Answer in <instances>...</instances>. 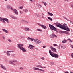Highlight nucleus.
<instances>
[{
  "instance_id": "obj_12",
  "label": "nucleus",
  "mask_w": 73,
  "mask_h": 73,
  "mask_svg": "<svg viewBox=\"0 0 73 73\" xmlns=\"http://www.w3.org/2000/svg\"><path fill=\"white\" fill-rule=\"evenodd\" d=\"M50 37L51 38H53L54 37L56 38L57 37V36L55 35V34H53L50 35Z\"/></svg>"
},
{
  "instance_id": "obj_25",
  "label": "nucleus",
  "mask_w": 73,
  "mask_h": 73,
  "mask_svg": "<svg viewBox=\"0 0 73 73\" xmlns=\"http://www.w3.org/2000/svg\"><path fill=\"white\" fill-rule=\"evenodd\" d=\"M64 33H65L67 35H69V32H68L66 31H64Z\"/></svg>"
},
{
  "instance_id": "obj_16",
  "label": "nucleus",
  "mask_w": 73,
  "mask_h": 73,
  "mask_svg": "<svg viewBox=\"0 0 73 73\" xmlns=\"http://www.w3.org/2000/svg\"><path fill=\"white\" fill-rule=\"evenodd\" d=\"M9 62L10 64H11L12 65H16V64L13 62L12 61H10Z\"/></svg>"
},
{
  "instance_id": "obj_22",
  "label": "nucleus",
  "mask_w": 73,
  "mask_h": 73,
  "mask_svg": "<svg viewBox=\"0 0 73 73\" xmlns=\"http://www.w3.org/2000/svg\"><path fill=\"white\" fill-rule=\"evenodd\" d=\"M42 27L44 29H46L47 28L46 27V26L43 25H42Z\"/></svg>"
},
{
  "instance_id": "obj_15",
  "label": "nucleus",
  "mask_w": 73,
  "mask_h": 73,
  "mask_svg": "<svg viewBox=\"0 0 73 73\" xmlns=\"http://www.w3.org/2000/svg\"><path fill=\"white\" fill-rule=\"evenodd\" d=\"M47 13L48 15H49V16H53V13H50L49 12H48Z\"/></svg>"
},
{
  "instance_id": "obj_2",
  "label": "nucleus",
  "mask_w": 73,
  "mask_h": 73,
  "mask_svg": "<svg viewBox=\"0 0 73 73\" xmlns=\"http://www.w3.org/2000/svg\"><path fill=\"white\" fill-rule=\"evenodd\" d=\"M23 45L22 44H17V46L18 48H19L21 50H22L23 52H26L27 51L24 47H23Z\"/></svg>"
},
{
  "instance_id": "obj_8",
  "label": "nucleus",
  "mask_w": 73,
  "mask_h": 73,
  "mask_svg": "<svg viewBox=\"0 0 73 73\" xmlns=\"http://www.w3.org/2000/svg\"><path fill=\"white\" fill-rule=\"evenodd\" d=\"M28 47L30 49H33V47L35 48V46L29 44V46H28Z\"/></svg>"
},
{
  "instance_id": "obj_63",
  "label": "nucleus",
  "mask_w": 73,
  "mask_h": 73,
  "mask_svg": "<svg viewBox=\"0 0 73 73\" xmlns=\"http://www.w3.org/2000/svg\"><path fill=\"white\" fill-rule=\"evenodd\" d=\"M70 73H73L72 71H70Z\"/></svg>"
},
{
  "instance_id": "obj_57",
  "label": "nucleus",
  "mask_w": 73,
  "mask_h": 73,
  "mask_svg": "<svg viewBox=\"0 0 73 73\" xmlns=\"http://www.w3.org/2000/svg\"><path fill=\"white\" fill-rule=\"evenodd\" d=\"M42 16H44V14L43 13H42Z\"/></svg>"
},
{
  "instance_id": "obj_52",
  "label": "nucleus",
  "mask_w": 73,
  "mask_h": 73,
  "mask_svg": "<svg viewBox=\"0 0 73 73\" xmlns=\"http://www.w3.org/2000/svg\"><path fill=\"white\" fill-rule=\"evenodd\" d=\"M64 1H65L68 2V1H69V0H64Z\"/></svg>"
},
{
  "instance_id": "obj_62",
  "label": "nucleus",
  "mask_w": 73,
  "mask_h": 73,
  "mask_svg": "<svg viewBox=\"0 0 73 73\" xmlns=\"http://www.w3.org/2000/svg\"><path fill=\"white\" fill-rule=\"evenodd\" d=\"M70 40V39H67V40Z\"/></svg>"
},
{
  "instance_id": "obj_34",
  "label": "nucleus",
  "mask_w": 73,
  "mask_h": 73,
  "mask_svg": "<svg viewBox=\"0 0 73 73\" xmlns=\"http://www.w3.org/2000/svg\"><path fill=\"white\" fill-rule=\"evenodd\" d=\"M60 33H64V31H60L59 32Z\"/></svg>"
},
{
  "instance_id": "obj_54",
  "label": "nucleus",
  "mask_w": 73,
  "mask_h": 73,
  "mask_svg": "<svg viewBox=\"0 0 73 73\" xmlns=\"http://www.w3.org/2000/svg\"><path fill=\"white\" fill-rule=\"evenodd\" d=\"M3 53H6L7 54V52L6 51H4Z\"/></svg>"
},
{
  "instance_id": "obj_35",
  "label": "nucleus",
  "mask_w": 73,
  "mask_h": 73,
  "mask_svg": "<svg viewBox=\"0 0 73 73\" xmlns=\"http://www.w3.org/2000/svg\"><path fill=\"white\" fill-rule=\"evenodd\" d=\"M8 41H9V42H12V41L10 40L9 39H8Z\"/></svg>"
},
{
  "instance_id": "obj_31",
  "label": "nucleus",
  "mask_w": 73,
  "mask_h": 73,
  "mask_svg": "<svg viewBox=\"0 0 73 73\" xmlns=\"http://www.w3.org/2000/svg\"><path fill=\"white\" fill-rule=\"evenodd\" d=\"M23 11L24 12H25L26 13H27V12H28V10L27 9H25L23 10Z\"/></svg>"
},
{
  "instance_id": "obj_46",
  "label": "nucleus",
  "mask_w": 73,
  "mask_h": 73,
  "mask_svg": "<svg viewBox=\"0 0 73 73\" xmlns=\"http://www.w3.org/2000/svg\"><path fill=\"white\" fill-rule=\"evenodd\" d=\"M21 38H24V37L23 36H21Z\"/></svg>"
},
{
  "instance_id": "obj_36",
  "label": "nucleus",
  "mask_w": 73,
  "mask_h": 73,
  "mask_svg": "<svg viewBox=\"0 0 73 73\" xmlns=\"http://www.w3.org/2000/svg\"><path fill=\"white\" fill-rule=\"evenodd\" d=\"M37 24L38 25H39V26H41V27H42V25H41L40 23H38Z\"/></svg>"
},
{
  "instance_id": "obj_10",
  "label": "nucleus",
  "mask_w": 73,
  "mask_h": 73,
  "mask_svg": "<svg viewBox=\"0 0 73 73\" xmlns=\"http://www.w3.org/2000/svg\"><path fill=\"white\" fill-rule=\"evenodd\" d=\"M50 48L52 49V52H57V51L56 50V48L53 47L52 46H51Z\"/></svg>"
},
{
  "instance_id": "obj_21",
  "label": "nucleus",
  "mask_w": 73,
  "mask_h": 73,
  "mask_svg": "<svg viewBox=\"0 0 73 73\" xmlns=\"http://www.w3.org/2000/svg\"><path fill=\"white\" fill-rule=\"evenodd\" d=\"M2 31H3L5 32V33H8V31L7 30L5 29H2Z\"/></svg>"
},
{
  "instance_id": "obj_64",
  "label": "nucleus",
  "mask_w": 73,
  "mask_h": 73,
  "mask_svg": "<svg viewBox=\"0 0 73 73\" xmlns=\"http://www.w3.org/2000/svg\"><path fill=\"white\" fill-rule=\"evenodd\" d=\"M65 25H67L66 24H65Z\"/></svg>"
},
{
  "instance_id": "obj_4",
  "label": "nucleus",
  "mask_w": 73,
  "mask_h": 73,
  "mask_svg": "<svg viewBox=\"0 0 73 73\" xmlns=\"http://www.w3.org/2000/svg\"><path fill=\"white\" fill-rule=\"evenodd\" d=\"M0 21H3L4 23H5V21H6L7 23H9V20L8 19H7V18H3L1 17H0Z\"/></svg>"
},
{
  "instance_id": "obj_58",
  "label": "nucleus",
  "mask_w": 73,
  "mask_h": 73,
  "mask_svg": "<svg viewBox=\"0 0 73 73\" xmlns=\"http://www.w3.org/2000/svg\"><path fill=\"white\" fill-rule=\"evenodd\" d=\"M71 7L72 8H73V5H71Z\"/></svg>"
},
{
  "instance_id": "obj_37",
  "label": "nucleus",
  "mask_w": 73,
  "mask_h": 73,
  "mask_svg": "<svg viewBox=\"0 0 73 73\" xmlns=\"http://www.w3.org/2000/svg\"><path fill=\"white\" fill-rule=\"evenodd\" d=\"M50 64H51V65H54V63L53 62H50Z\"/></svg>"
},
{
  "instance_id": "obj_1",
  "label": "nucleus",
  "mask_w": 73,
  "mask_h": 73,
  "mask_svg": "<svg viewBox=\"0 0 73 73\" xmlns=\"http://www.w3.org/2000/svg\"><path fill=\"white\" fill-rule=\"evenodd\" d=\"M56 25L58 27L61 28L62 29L67 31H70V29L69 28V27H68V26H65L64 25H62L60 23H58V24H56Z\"/></svg>"
},
{
  "instance_id": "obj_56",
  "label": "nucleus",
  "mask_w": 73,
  "mask_h": 73,
  "mask_svg": "<svg viewBox=\"0 0 73 73\" xmlns=\"http://www.w3.org/2000/svg\"><path fill=\"white\" fill-rule=\"evenodd\" d=\"M65 73H69V72L68 71H66V72H65Z\"/></svg>"
},
{
  "instance_id": "obj_43",
  "label": "nucleus",
  "mask_w": 73,
  "mask_h": 73,
  "mask_svg": "<svg viewBox=\"0 0 73 73\" xmlns=\"http://www.w3.org/2000/svg\"><path fill=\"white\" fill-rule=\"evenodd\" d=\"M41 60H44V57H42L41 58Z\"/></svg>"
},
{
  "instance_id": "obj_13",
  "label": "nucleus",
  "mask_w": 73,
  "mask_h": 73,
  "mask_svg": "<svg viewBox=\"0 0 73 73\" xmlns=\"http://www.w3.org/2000/svg\"><path fill=\"white\" fill-rule=\"evenodd\" d=\"M13 11H14V13L15 14V15H18V12H17L16 9H14Z\"/></svg>"
},
{
  "instance_id": "obj_5",
  "label": "nucleus",
  "mask_w": 73,
  "mask_h": 73,
  "mask_svg": "<svg viewBox=\"0 0 73 73\" xmlns=\"http://www.w3.org/2000/svg\"><path fill=\"white\" fill-rule=\"evenodd\" d=\"M48 25L50 29H51L52 30H53V31H56V28L54 27V26L50 24H49Z\"/></svg>"
},
{
  "instance_id": "obj_40",
  "label": "nucleus",
  "mask_w": 73,
  "mask_h": 73,
  "mask_svg": "<svg viewBox=\"0 0 73 73\" xmlns=\"http://www.w3.org/2000/svg\"><path fill=\"white\" fill-rule=\"evenodd\" d=\"M53 45L54 46H57V45L56 44H54Z\"/></svg>"
},
{
  "instance_id": "obj_42",
  "label": "nucleus",
  "mask_w": 73,
  "mask_h": 73,
  "mask_svg": "<svg viewBox=\"0 0 73 73\" xmlns=\"http://www.w3.org/2000/svg\"><path fill=\"white\" fill-rule=\"evenodd\" d=\"M25 23L26 24H28V22L27 21H25Z\"/></svg>"
},
{
  "instance_id": "obj_60",
  "label": "nucleus",
  "mask_w": 73,
  "mask_h": 73,
  "mask_svg": "<svg viewBox=\"0 0 73 73\" xmlns=\"http://www.w3.org/2000/svg\"><path fill=\"white\" fill-rule=\"evenodd\" d=\"M59 46H61V44H59Z\"/></svg>"
},
{
  "instance_id": "obj_55",
  "label": "nucleus",
  "mask_w": 73,
  "mask_h": 73,
  "mask_svg": "<svg viewBox=\"0 0 73 73\" xmlns=\"http://www.w3.org/2000/svg\"><path fill=\"white\" fill-rule=\"evenodd\" d=\"M54 31H56V32H57V33L58 32V31H57V29H56V30H54Z\"/></svg>"
},
{
  "instance_id": "obj_32",
  "label": "nucleus",
  "mask_w": 73,
  "mask_h": 73,
  "mask_svg": "<svg viewBox=\"0 0 73 73\" xmlns=\"http://www.w3.org/2000/svg\"><path fill=\"white\" fill-rule=\"evenodd\" d=\"M61 48H62L63 49H65V48H66V47L65 46H61Z\"/></svg>"
},
{
  "instance_id": "obj_26",
  "label": "nucleus",
  "mask_w": 73,
  "mask_h": 73,
  "mask_svg": "<svg viewBox=\"0 0 73 73\" xmlns=\"http://www.w3.org/2000/svg\"><path fill=\"white\" fill-rule=\"evenodd\" d=\"M12 62L13 63H14H14H16L17 62V61L14 60H13Z\"/></svg>"
},
{
  "instance_id": "obj_6",
  "label": "nucleus",
  "mask_w": 73,
  "mask_h": 73,
  "mask_svg": "<svg viewBox=\"0 0 73 73\" xmlns=\"http://www.w3.org/2000/svg\"><path fill=\"white\" fill-rule=\"evenodd\" d=\"M34 41L35 42L38 44H41V42L37 39H34Z\"/></svg>"
},
{
  "instance_id": "obj_48",
  "label": "nucleus",
  "mask_w": 73,
  "mask_h": 73,
  "mask_svg": "<svg viewBox=\"0 0 73 73\" xmlns=\"http://www.w3.org/2000/svg\"><path fill=\"white\" fill-rule=\"evenodd\" d=\"M20 69H21V70H22V69H23V67H20Z\"/></svg>"
},
{
  "instance_id": "obj_49",
  "label": "nucleus",
  "mask_w": 73,
  "mask_h": 73,
  "mask_svg": "<svg viewBox=\"0 0 73 73\" xmlns=\"http://www.w3.org/2000/svg\"><path fill=\"white\" fill-rule=\"evenodd\" d=\"M58 49H60V46L58 47Z\"/></svg>"
},
{
  "instance_id": "obj_45",
  "label": "nucleus",
  "mask_w": 73,
  "mask_h": 73,
  "mask_svg": "<svg viewBox=\"0 0 73 73\" xmlns=\"http://www.w3.org/2000/svg\"><path fill=\"white\" fill-rule=\"evenodd\" d=\"M69 42H72V41L71 40H70V41Z\"/></svg>"
},
{
  "instance_id": "obj_59",
  "label": "nucleus",
  "mask_w": 73,
  "mask_h": 73,
  "mask_svg": "<svg viewBox=\"0 0 73 73\" xmlns=\"http://www.w3.org/2000/svg\"><path fill=\"white\" fill-rule=\"evenodd\" d=\"M54 3H56V1L54 0Z\"/></svg>"
},
{
  "instance_id": "obj_3",
  "label": "nucleus",
  "mask_w": 73,
  "mask_h": 73,
  "mask_svg": "<svg viewBox=\"0 0 73 73\" xmlns=\"http://www.w3.org/2000/svg\"><path fill=\"white\" fill-rule=\"evenodd\" d=\"M49 53L50 55L53 57H55V58H58V55L54 53L53 52L52 53L51 50H49Z\"/></svg>"
},
{
  "instance_id": "obj_44",
  "label": "nucleus",
  "mask_w": 73,
  "mask_h": 73,
  "mask_svg": "<svg viewBox=\"0 0 73 73\" xmlns=\"http://www.w3.org/2000/svg\"><path fill=\"white\" fill-rule=\"evenodd\" d=\"M2 38H3V39H4V40H5V37H4V36H2Z\"/></svg>"
},
{
  "instance_id": "obj_11",
  "label": "nucleus",
  "mask_w": 73,
  "mask_h": 73,
  "mask_svg": "<svg viewBox=\"0 0 73 73\" xmlns=\"http://www.w3.org/2000/svg\"><path fill=\"white\" fill-rule=\"evenodd\" d=\"M1 67L3 69H4V70H7V68L5 66H4V65L1 64Z\"/></svg>"
},
{
  "instance_id": "obj_61",
  "label": "nucleus",
  "mask_w": 73,
  "mask_h": 73,
  "mask_svg": "<svg viewBox=\"0 0 73 73\" xmlns=\"http://www.w3.org/2000/svg\"><path fill=\"white\" fill-rule=\"evenodd\" d=\"M46 20H47V21H49V19H46Z\"/></svg>"
},
{
  "instance_id": "obj_9",
  "label": "nucleus",
  "mask_w": 73,
  "mask_h": 73,
  "mask_svg": "<svg viewBox=\"0 0 73 73\" xmlns=\"http://www.w3.org/2000/svg\"><path fill=\"white\" fill-rule=\"evenodd\" d=\"M14 52L13 51H7V56H10L9 53H13Z\"/></svg>"
},
{
  "instance_id": "obj_51",
  "label": "nucleus",
  "mask_w": 73,
  "mask_h": 73,
  "mask_svg": "<svg viewBox=\"0 0 73 73\" xmlns=\"http://www.w3.org/2000/svg\"><path fill=\"white\" fill-rule=\"evenodd\" d=\"M42 19H44V15H42Z\"/></svg>"
},
{
  "instance_id": "obj_30",
  "label": "nucleus",
  "mask_w": 73,
  "mask_h": 73,
  "mask_svg": "<svg viewBox=\"0 0 73 73\" xmlns=\"http://www.w3.org/2000/svg\"><path fill=\"white\" fill-rule=\"evenodd\" d=\"M48 19L49 20H50L51 21H53V19H52L50 17H48Z\"/></svg>"
},
{
  "instance_id": "obj_28",
  "label": "nucleus",
  "mask_w": 73,
  "mask_h": 73,
  "mask_svg": "<svg viewBox=\"0 0 73 73\" xmlns=\"http://www.w3.org/2000/svg\"><path fill=\"white\" fill-rule=\"evenodd\" d=\"M23 8H24V7L22 6H21L20 7H18L19 9H23Z\"/></svg>"
},
{
  "instance_id": "obj_47",
  "label": "nucleus",
  "mask_w": 73,
  "mask_h": 73,
  "mask_svg": "<svg viewBox=\"0 0 73 73\" xmlns=\"http://www.w3.org/2000/svg\"><path fill=\"white\" fill-rule=\"evenodd\" d=\"M10 9L11 10H12V11L13 10V8L12 7H10Z\"/></svg>"
},
{
  "instance_id": "obj_38",
  "label": "nucleus",
  "mask_w": 73,
  "mask_h": 73,
  "mask_svg": "<svg viewBox=\"0 0 73 73\" xmlns=\"http://www.w3.org/2000/svg\"><path fill=\"white\" fill-rule=\"evenodd\" d=\"M38 7L39 8H41V7H42V6L40 5H38Z\"/></svg>"
},
{
  "instance_id": "obj_23",
  "label": "nucleus",
  "mask_w": 73,
  "mask_h": 73,
  "mask_svg": "<svg viewBox=\"0 0 73 73\" xmlns=\"http://www.w3.org/2000/svg\"><path fill=\"white\" fill-rule=\"evenodd\" d=\"M11 8V6L9 5H8L7 6V8L8 9H9Z\"/></svg>"
},
{
  "instance_id": "obj_39",
  "label": "nucleus",
  "mask_w": 73,
  "mask_h": 73,
  "mask_svg": "<svg viewBox=\"0 0 73 73\" xmlns=\"http://www.w3.org/2000/svg\"><path fill=\"white\" fill-rule=\"evenodd\" d=\"M25 21L24 20H23V19H22L21 20V22H24V23H25Z\"/></svg>"
},
{
  "instance_id": "obj_33",
  "label": "nucleus",
  "mask_w": 73,
  "mask_h": 73,
  "mask_svg": "<svg viewBox=\"0 0 73 73\" xmlns=\"http://www.w3.org/2000/svg\"><path fill=\"white\" fill-rule=\"evenodd\" d=\"M43 3L44 5L45 6H46V5H47V3L45 2H43Z\"/></svg>"
},
{
  "instance_id": "obj_19",
  "label": "nucleus",
  "mask_w": 73,
  "mask_h": 73,
  "mask_svg": "<svg viewBox=\"0 0 73 73\" xmlns=\"http://www.w3.org/2000/svg\"><path fill=\"white\" fill-rule=\"evenodd\" d=\"M11 17L13 19H17V17L13 16H11Z\"/></svg>"
},
{
  "instance_id": "obj_24",
  "label": "nucleus",
  "mask_w": 73,
  "mask_h": 73,
  "mask_svg": "<svg viewBox=\"0 0 73 73\" xmlns=\"http://www.w3.org/2000/svg\"><path fill=\"white\" fill-rule=\"evenodd\" d=\"M25 31H29V28H25Z\"/></svg>"
},
{
  "instance_id": "obj_27",
  "label": "nucleus",
  "mask_w": 73,
  "mask_h": 73,
  "mask_svg": "<svg viewBox=\"0 0 73 73\" xmlns=\"http://www.w3.org/2000/svg\"><path fill=\"white\" fill-rule=\"evenodd\" d=\"M37 30L38 31H39V32H42V30L40 29H37Z\"/></svg>"
},
{
  "instance_id": "obj_53",
  "label": "nucleus",
  "mask_w": 73,
  "mask_h": 73,
  "mask_svg": "<svg viewBox=\"0 0 73 73\" xmlns=\"http://www.w3.org/2000/svg\"><path fill=\"white\" fill-rule=\"evenodd\" d=\"M20 13H21V14H22V13H23V12H22V11H19Z\"/></svg>"
},
{
  "instance_id": "obj_18",
  "label": "nucleus",
  "mask_w": 73,
  "mask_h": 73,
  "mask_svg": "<svg viewBox=\"0 0 73 73\" xmlns=\"http://www.w3.org/2000/svg\"><path fill=\"white\" fill-rule=\"evenodd\" d=\"M36 67L37 68H44L41 65H38L36 66Z\"/></svg>"
},
{
  "instance_id": "obj_17",
  "label": "nucleus",
  "mask_w": 73,
  "mask_h": 73,
  "mask_svg": "<svg viewBox=\"0 0 73 73\" xmlns=\"http://www.w3.org/2000/svg\"><path fill=\"white\" fill-rule=\"evenodd\" d=\"M63 18L64 19H65V20H67V21H70V22H71V23H72V21L70 20H68V18H66V17H63Z\"/></svg>"
},
{
  "instance_id": "obj_20",
  "label": "nucleus",
  "mask_w": 73,
  "mask_h": 73,
  "mask_svg": "<svg viewBox=\"0 0 73 73\" xmlns=\"http://www.w3.org/2000/svg\"><path fill=\"white\" fill-rule=\"evenodd\" d=\"M67 41V40H66L65 39H64L62 41V43L63 44H64V43H66Z\"/></svg>"
},
{
  "instance_id": "obj_7",
  "label": "nucleus",
  "mask_w": 73,
  "mask_h": 73,
  "mask_svg": "<svg viewBox=\"0 0 73 73\" xmlns=\"http://www.w3.org/2000/svg\"><path fill=\"white\" fill-rule=\"evenodd\" d=\"M33 70H39L40 71H42V72H44L45 70H42V69H40L38 68H36V67H33Z\"/></svg>"
},
{
  "instance_id": "obj_50",
  "label": "nucleus",
  "mask_w": 73,
  "mask_h": 73,
  "mask_svg": "<svg viewBox=\"0 0 73 73\" xmlns=\"http://www.w3.org/2000/svg\"><path fill=\"white\" fill-rule=\"evenodd\" d=\"M45 47H46V46H43V48H45Z\"/></svg>"
},
{
  "instance_id": "obj_29",
  "label": "nucleus",
  "mask_w": 73,
  "mask_h": 73,
  "mask_svg": "<svg viewBox=\"0 0 73 73\" xmlns=\"http://www.w3.org/2000/svg\"><path fill=\"white\" fill-rule=\"evenodd\" d=\"M35 15L36 16H37V17H39V16H40V14L38 13H36Z\"/></svg>"
},
{
  "instance_id": "obj_41",
  "label": "nucleus",
  "mask_w": 73,
  "mask_h": 73,
  "mask_svg": "<svg viewBox=\"0 0 73 73\" xmlns=\"http://www.w3.org/2000/svg\"><path fill=\"white\" fill-rule=\"evenodd\" d=\"M30 1H31L32 2H34L35 1V0H29Z\"/></svg>"
},
{
  "instance_id": "obj_14",
  "label": "nucleus",
  "mask_w": 73,
  "mask_h": 73,
  "mask_svg": "<svg viewBox=\"0 0 73 73\" xmlns=\"http://www.w3.org/2000/svg\"><path fill=\"white\" fill-rule=\"evenodd\" d=\"M27 39L28 40H30V41H33V40H34V39L32 38L29 37H28Z\"/></svg>"
}]
</instances>
